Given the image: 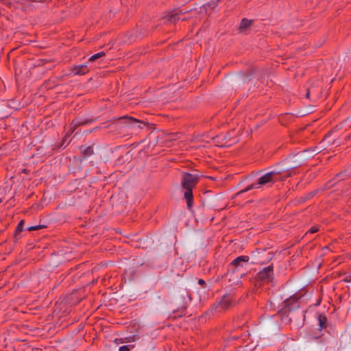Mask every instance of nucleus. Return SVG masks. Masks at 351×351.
I'll list each match as a JSON object with an SVG mask.
<instances>
[{
	"mask_svg": "<svg viewBox=\"0 0 351 351\" xmlns=\"http://www.w3.org/2000/svg\"><path fill=\"white\" fill-rule=\"evenodd\" d=\"M74 75H84L89 71L88 66L86 64L75 65L71 69Z\"/></svg>",
	"mask_w": 351,
	"mask_h": 351,
	"instance_id": "nucleus-10",
	"label": "nucleus"
},
{
	"mask_svg": "<svg viewBox=\"0 0 351 351\" xmlns=\"http://www.w3.org/2000/svg\"><path fill=\"white\" fill-rule=\"evenodd\" d=\"M253 21L248 20L247 19H243L241 21L239 29L241 30L245 29L252 24Z\"/></svg>",
	"mask_w": 351,
	"mask_h": 351,
	"instance_id": "nucleus-14",
	"label": "nucleus"
},
{
	"mask_svg": "<svg viewBox=\"0 0 351 351\" xmlns=\"http://www.w3.org/2000/svg\"><path fill=\"white\" fill-rule=\"evenodd\" d=\"M341 175H342V173H337V174L335 176V177L334 180H337L339 178L341 177Z\"/></svg>",
	"mask_w": 351,
	"mask_h": 351,
	"instance_id": "nucleus-23",
	"label": "nucleus"
},
{
	"mask_svg": "<svg viewBox=\"0 0 351 351\" xmlns=\"http://www.w3.org/2000/svg\"><path fill=\"white\" fill-rule=\"evenodd\" d=\"M350 138H351V134L348 135V136H346L345 137V141H350Z\"/></svg>",
	"mask_w": 351,
	"mask_h": 351,
	"instance_id": "nucleus-24",
	"label": "nucleus"
},
{
	"mask_svg": "<svg viewBox=\"0 0 351 351\" xmlns=\"http://www.w3.org/2000/svg\"><path fill=\"white\" fill-rule=\"evenodd\" d=\"M1 202V199H0V203Z\"/></svg>",
	"mask_w": 351,
	"mask_h": 351,
	"instance_id": "nucleus-30",
	"label": "nucleus"
},
{
	"mask_svg": "<svg viewBox=\"0 0 351 351\" xmlns=\"http://www.w3.org/2000/svg\"><path fill=\"white\" fill-rule=\"evenodd\" d=\"M104 56H105V53L103 52V51H101V52H99L97 53H95V54L93 55L91 57L89 58L88 62H94L96 60L103 57Z\"/></svg>",
	"mask_w": 351,
	"mask_h": 351,
	"instance_id": "nucleus-16",
	"label": "nucleus"
},
{
	"mask_svg": "<svg viewBox=\"0 0 351 351\" xmlns=\"http://www.w3.org/2000/svg\"><path fill=\"white\" fill-rule=\"evenodd\" d=\"M318 324L319 326V330L322 329H326L328 327V319L326 315L323 314H319L318 317Z\"/></svg>",
	"mask_w": 351,
	"mask_h": 351,
	"instance_id": "nucleus-12",
	"label": "nucleus"
},
{
	"mask_svg": "<svg viewBox=\"0 0 351 351\" xmlns=\"http://www.w3.org/2000/svg\"><path fill=\"white\" fill-rule=\"evenodd\" d=\"M185 311H186V307H182V312H181V313H182V314H184V313H185Z\"/></svg>",
	"mask_w": 351,
	"mask_h": 351,
	"instance_id": "nucleus-25",
	"label": "nucleus"
},
{
	"mask_svg": "<svg viewBox=\"0 0 351 351\" xmlns=\"http://www.w3.org/2000/svg\"><path fill=\"white\" fill-rule=\"evenodd\" d=\"M308 150H304L302 152H298L295 155H294L293 157L287 159L285 161L286 167L285 168H281L280 169H284L285 174L287 173H291V176L293 175V173H295V170L302 166L304 162L306 160V157L305 156V154Z\"/></svg>",
	"mask_w": 351,
	"mask_h": 351,
	"instance_id": "nucleus-4",
	"label": "nucleus"
},
{
	"mask_svg": "<svg viewBox=\"0 0 351 351\" xmlns=\"http://www.w3.org/2000/svg\"><path fill=\"white\" fill-rule=\"evenodd\" d=\"M187 12V11H182L179 10H173L169 12L164 18L165 23L169 22L171 23H176L180 19V15Z\"/></svg>",
	"mask_w": 351,
	"mask_h": 351,
	"instance_id": "nucleus-8",
	"label": "nucleus"
},
{
	"mask_svg": "<svg viewBox=\"0 0 351 351\" xmlns=\"http://www.w3.org/2000/svg\"><path fill=\"white\" fill-rule=\"evenodd\" d=\"M199 180L197 174L184 173L182 175L181 185L185 190L184 197L186 201L188 208H191L193 203V189L197 185Z\"/></svg>",
	"mask_w": 351,
	"mask_h": 351,
	"instance_id": "nucleus-3",
	"label": "nucleus"
},
{
	"mask_svg": "<svg viewBox=\"0 0 351 351\" xmlns=\"http://www.w3.org/2000/svg\"><path fill=\"white\" fill-rule=\"evenodd\" d=\"M25 221L23 219L21 220L19 223H18L16 228L15 230V237L21 233L23 230V226H24Z\"/></svg>",
	"mask_w": 351,
	"mask_h": 351,
	"instance_id": "nucleus-15",
	"label": "nucleus"
},
{
	"mask_svg": "<svg viewBox=\"0 0 351 351\" xmlns=\"http://www.w3.org/2000/svg\"><path fill=\"white\" fill-rule=\"evenodd\" d=\"M318 231H319L318 227L313 226L309 229V230L306 232V234H308V233L313 234V233L317 232Z\"/></svg>",
	"mask_w": 351,
	"mask_h": 351,
	"instance_id": "nucleus-19",
	"label": "nucleus"
},
{
	"mask_svg": "<svg viewBox=\"0 0 351 351\" xmlns=\"http://www.w3.org/2000/svg\"><path fill=\"white\" fill-rule=\"evenodd\" d=\"M315 149H316V147H314V149H313V152H315Z\"/></svg>",
	"mask_w": 351,
	"mask_h": 351,
	"instance_id": "nucleus-28",
	"label": "nucleus"
},
{
	"mask_svg": "<svg viewBox=\"0 0 351 351\" xmlns=\"http://www.w3.org/2000/svg\"><path fill=\"white\" fill-rule=\"evenodd\" d=\"M198 284L204 287L206 285V282L203 279H199Z\"/></svg>",
	"mask_w": 351,
	"mask_h": 351,
	"instance_id": "nucleus-21",
	"label": "nucleus"
},
{
	"mask_svg": "<svg viewBox=\"0 0 351 351\" xmlns=\"http://www.w3.org/2000/svg\"><path fill=\"white\" fill-rule=\"evenodd\" d=\"M315 149H316V147H314V149H313V152H315Z\"/></svg>",
	"mask_w": 351,
	"mask_h": 351,
	"instance_id": "nucleus-29",
	"label": "nucleus"
},
{
	"mask_svg": "<svg viewBox=\"0 0 351 351\" xmlns=\"http://www.w3.org/2000/svg\"><path fill=\"white\" fill-rule=\"evenodd\" d=\"M274 278V267L270 265L264 268L256 274V279L258 281L268 283Z\"/></svg>",
	"mask_w": 351,
	"mask_h": 351,
	"instance_id": "nucleus-5",
	"label": "nucleus"
},
{
	"mask_svg": "<svg viewBox=\"0 0 351 351\" xmlns=\"http://www.w3.org/2000/svg\"><path fill=\"white\" fill-rule=\"evenodd\" d=\"M45 227L46 226L44 225L34 226L28 227L27 230L28 231L38 230L45 228Z\"/></svg>",
	"mask_w": 351,
	"mask_h": 351,
	"instance_id": "nucleus-17",
	"label": "nucleus"
},
{
	"mask_svg": "<svg viewBox=\"0 0 351 351\" xmlns=\"http://www.w3.org/2000/svg\"><path fill=\"white\" fill-rule=\"evenodd\" d=\"M312 338L314 339H319L320 338V337L315 336V337H312Z\"/></svg>",
	"mask_w": 351,
	"mask_h": 351,
	"instance_id": "nucleus-26",
	"label": "nucleus"
},
{
	"mask_svg": "<svg viewBox=\"0 0 351 351\" xmlns=\"http://www.w3.org/2000/svg\"><path fill=\"white\" fill-rule=\"evenodd\" d=\"M248 256H241L234 258L230 263V266L234 267L232 271H235L240 267H243L244 263H247L249 261Z\"/></svg>",
	"mask_w": 351,
	"mask_h": 351,
	"instance_id": "nucleus-9",
	"label": "nucleus"
},
{
	"mask_svg": "<svg viewBox=\"0 0 351 351\" xmlns=\"http://www.w3.org/2000/svg\"><path fill=\"white\" fill-rule=\"evenodd\" d=\"M80 152L83 154L84 158H86L93 154V148L92 146L82 145L80 147Z\"/></svg>",
	"mask_w": 351,
	"mask_h": 351,
	"instance_id": "nucleus-13",
	"label": "nucleus"
},
{
	"mask_svg": "<svg viewBox=\"0 0 351 351\" xmlns=\"http://www.w3.org/2000/svg\"><path fill=\"white\" fill-rule=\"evenodd\" d=\"M302 295L295 293L284 301L283 306L278 311L282 322L285 324H291L293 319L300 318L304 315L298 311L300 307V300Z\"/></svg>",
	"mask_w": 351,
	"mask_h": 351,
	"instance_id": "nucleus-1",
	"label": "nucleus"
},
{
	"mask_svg": "<svg viewBox=\"0 0 351 351\" xmlns=\"http://www.w3.org/2000/svg\"><path fill=\"white\" fill-rule=\"evenodd\" d=\"M133 347H134V346H130V345L122 346L119 347V351H130V348H133Z\"/></svg>",
	"mask_w": 351,
	"mask_h": 351,
	"instance_id": "nucleus-18",
	"label": "nucleus"
},
{
	"mask_svg": "<svg viewBox=\"0 0 351 351\" xmlns=\"http://www.w3.org/2000/svg\"><path fill=\"white\" fill-rule=\"evenodd\" d=\"M332 181H333V180H331L328 181V182L326 184V188H328V189H329V188L332 187V186H333V185H334L333 184H332Z\"/></svg>",
	"mask_w": 351,
	"mask_h": 351,
	"instance_id": "nucleus-20",
	"label": "nucleus"
},
{
	"mask_svg": "<svg viewBox=\"0 0 351 351\" xmlns=\"http://www.w3.org/2000/svg\"><path fill=\"white\" fill-rule=\"evenodd\" d=\"M232 305V301L228 296H223V298L218 302L213 304L211 311L217 312H221L229 308Z\"/></svg>",
	"mask_w": 351,
	"mask_h": 351,
	"instance_id": "nucleus-7",
	"label": "nucleus"
},
{
	"mask_svg": "<svg viewBox=\"0 0 351 351\" xmlns=\"http://www.w3.org/2000/svg\"><path fill=\"white\" fill-rule=\"evenodd\" d=\"M284 169H275L272 171L267 172L262 175L257 180L256 182L248 185L245 189L241 190L238 194H241L252 189H258L263 186H271L275 182L278 181H285L288 178L291 177V173H285Z\"/></svg>",
	"mask_w": 351,
	"mask_h": 351,
	"instance_id": "nucleus-2",
	"label": "nucleus"
},
{
	"mask_svg": "<svg viewBox=\"0 0 351 351\" xmlns=\"http://www.w3.org/2000/svg\"><path fill=\"white\" fill-rule=\"evenodd\" d=\"M94 121L93 119H81L79 118L75 119L72 121V125H73V128H71L72 130L71 132H73L75 130V128L80 125H87L88 123H92Z\"/></svg>",
	"mask_w": 351,
	"mask_h": 351,
	"instance_id": "nucleus-11",
	"label": "nucleus"
},
{
	"mask_svg": "<svg viewBox=\"0 0 351 351\" xmlns=\"http://www.w3.org/2000/svg\"><path fill=\"white\" fill-rule=\"evenodd\" d=\"M328 138H329V134L326 135V136L324 137V141H326Z\"/></svg>",
	"mask_w": 351,
	"mask_h": 351,
	"instance_id": "nucleus-27",
	"label": "nucleus"
},
{
	"mask_svg": "<svg viewBox=\"0 0 351 351\" xmlns=\"http://www.w3.org/2000/svg\"><path fill=\"white\" fill-rule=\"evenodd\" d=\"M310 93H311L310 89H307V91H306V93L305 95V97L306 98H308V99L310 97Z\"/></svg>",
	"mask_w": 351,
	"mask_h": 351,
	"instance_id": "nucleus-22",
	"label": "nucleus"
},
{
	"mask_svg": "<svg viewBox=\"0 0 351 351\" xmlns=\"http://www.w3.org/2000/svg\"><path fill=\"white\" fill-rule=\"evenodd\" d=\"M115 124L116 125L125 124L126 125L131 126V127H134L136 124H138V128H143L141 125V124H143V125H146V123L145 122H143V121H141L139 119L133 118L132 117H129V116H123V117H119L117 120V122L115 123Z\"/></svg>",
	"mask_w": 351,
	"mask_h": 351,
	"instance_id": "nucleus-6",
	"label": "nucleus"
}]
</instances>
